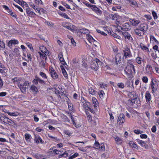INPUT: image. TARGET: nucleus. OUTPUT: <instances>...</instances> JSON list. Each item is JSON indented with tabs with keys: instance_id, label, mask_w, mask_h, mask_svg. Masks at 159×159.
I'll return each mask as SVG.
<instances>
[{
	"instance_id": "1",
	"label": "nucleus",
	"mask_w": 159,
	"mask_h": 159,
	"mask_svg": "<svg viewBox=\"0 0 159 159\" xmlns=\"http://www.w3.org/2000/svg\"><path fill=\"white\" fill-rule=\"evenodd\" d=\"M151 81L150 84V87L152 89V93L154 94L155 92H156L157 89L158 85L156 81V79L153 77L151 78Z\"/></svg>"
},
{
	"instance_id": "2",
	"label": "nucleus",
	"mask_w": 159,
	"mask_h": 159,
	"mask_svg": "<svg viewBox=\"0 0 159 159\" xmlns=\"http://www.w3.org/2000/svg\"><path fill=\"white\" fill-rule=\"evenodd\" d=\"M0 118L1 120L4 122L5 124H7L9 125H15L14 121L9 118L4 114H1L0 115Z\"/></svg>"
},
{
	"instance_id": "3",
	"label": "nucleus",
	"mask_w": 159,
	"mask_h": 159,
	"mask_svg": "<svg viewBox=\"0 0 159 159\" xmlns=\"http://www.w3.org/2000/svg\"><path fill=\"white\" fill-rule=\"evenodd\" d=\"M101 63L98 59L96 58L91 62L90 67L92 69L97 70L98 69V65H100Z\"/></svg>"
},
{
	"instance_id": "4",
	"label": "nucleus",
	"mask_w": 159,
	"mask_h": 159,
	"mask_svg": "<svg viewBox=\"0 0 159 159\" xmlns=\"http://www.w3.org/2000/svg\"><path fill=\"white\" fill-rule=\"evenodd\" d=\"M122 34L125 41L128 43H132L134 40L130 34L127 32H122Z\"/></svg>"
},
{
	"instance_id": "5",
	"label": "nucleus",
	"mask_w": 159,
	"mask_h": 159,
	"mask_svg": "<svg viewBox=\"0 0 159 159\" xmlns=\"http://www.w3.org/2000/svg\"><path fill=\"white\" fill-rule=\"evenodd\" d=\"M125 73L127 75H129L132 73H135V71L134 66H127L124 70Z\"/></svg>"
},
{
	"instance_id": "6",
	"label": "nucleus",
	"mask_w": 159,
	"mask_h": 159,
	"mask_svg": "<svg viewBox=\"0 0 159 159\" xmlns=\"http://www.w3.org/2000/svg\"><path fill=\"white\" fill-rule=\"evenodd\" d=\"M62 25L67 28V29L70 30L72 32L74 31L76 29L75 26L72 25L70 23L66 22L65 23H63L62 24Z\"/></svg>"
},
{
	"instance_id": "7",
	"label": "nucleus",
	"mask_w": 159,
	"mask_h": 159,
	"mask_svg": "<svg viewBox=\"0 0 159 159\" xmlns=\"http://www.w3.org/2000/svg\"><path fill=\"white\" fill-rule=\"evenodd\" d=\"M94 146L95 148L99 150H105V146L104 143H101L100 144L98 141L95 140Z\"/></svg>"
},
{
	"instance_id": "8",
	"label": "nucleus",
	"mask_w": 159,
	"mask_h": 159,
	"mask_svg": "<svg viewBox=\"0 0 159 159\" xmlns=\"http://www.w3.org/2000/svg\"><path fill=\"white\" fill-rule=\"evenodd\" d=\"M124 55L125 58L132 57L131 53L129 48L127 47H125L123 50Z\"/></svg>"
},
{
	"instance_id": "9",
	"label": "nucleus",
	"mask_w": 159,
	"mask_h": 159,
	"mask_svg": "<svg viewBox=\"0 0 159 159\" xmlns=\"http://www.w3.org/2000/svg\"><path fill=\"white\" fill-rule=\"evenodd\" d=\"M131 28V26L129 23L127 22L125 23L122 25V27L121 28L122 30L129 31L130 30Z\"/></svg>"
},
{
	"instance_id": "10",
	"label": "nucleus",
	"mask_w": 159,
	"mask_h": 159,
	"mask_svg": "<svg viewBox=\"0 0 159 159\" xmlns=\"http://www.w3.org/2000/svg\"><path fill=\"white\" fill-rule=\"evenodd\" d=\"M129 20L131 25L133 26H137L140 23V21L139 20L135 19H130Z\"/></svg>"
},
{
	"instance_id": "11",
	"label": "nucleus",
	"mask_w": 159,
	"mask_h": 159,
	"mask_svg": "<svg viewBox=\"0 0 159 159\" xmlns=\"http://www.w3.org/2000/svg\"><path fill=\"white\" fill-rule=\"evenodd\" d=\"M50 74L52 77L54 79L56 80L58 77V75L55 71L53 68H52L49 69Z\"/></svg>"
},
{
	"instance_id": "12",
	"label": "nucleus",
	"mask_w": 159,
	"mask_h": 159,
	"mask_svg": "<svg viewBox=\"0 0 159 159\" xmlns=\"http://www.w3.org/2000/svg\"><path fill=\"white\" fill-rule=\"evenodd\" d=\"M139 28L140 29V30L144 33L146 32L148 29V26L144 24L140 25L139 27Z\"/></svg>"
},
{
	"instance_id": "13",
	"label": "nucleus",
	"mask_w": 159,
	"mask_h": 159,
	"mask_svg": "<svg viewBox=\"0 0 159 159\" xmlns=\"http://www.w3.org/2000/svg\"><path fill=\"white\" fill-rule=\"evenodd\" d=\"M33 82L36 84H37L39 82L40 84H45L44 81L43 80L38 77H35V79L33 80Z\"/></svg>"
},
{
	"instance_id": "14",
	"label": "nucleus",
	"mask_w": 159,
	"mask_h": 159,
	"mask_svg": "<svg viewBox=\"0 0 159 159\" xmlns=\"http://www.w3.org/2000/svg\"><path fill=\"white\" fill-rule=\"evenodd\" d=\"M44 48V50L43 51V59L46 60L47 58V56L50 55L48 51L46 49V47H43Z\"/></svg>"
},
{
	"instance_id": "15",
	"label": "nucleus",
	"mask_w": 159,
	"mask_h": 159,
	"mask_svg": "<svg viewBox=\"0 0 159 159\" xmlns=\"http://www.w3.org/2000/svg\"><path fill=\"white\" fill-rule=\"evenodd\" d=\"M58 57L59 60L60 61L62 64L64 65H67L66 63L63 58L62 52H60L59 53L58 55Z\"/></svg>"
},
{
	"instance_id": "16",
	"label": "nucleus",
	"mask_w": 159,
	"mask_h": 159,
	"mask_svg": "<svg viewBox=\"0 0 159 159\" xmlns=\"http://www.w3.org/2000/svg\"><path fill=\"white\" fill-rule=\"evenodd\" d=\"M125 116L123 114H121L119 115L118 119V121H120V124H123L125 122Z\"/></svg>"
},
{
	"instance_id": "17",
	"label": "nucleus",
	"mask_w": 159,
	"mask_h": 159,
	"mask_svg": "<svg viewBox=\"0 0 159 159\" xmlns=\"http://www.w3.org/2000/svg\"><path fill=\"white\" fill-rule=\"evenodd\" d=\"M34 140L37 143H44V141L42 139L41 137L39 135H35L34 137Z\"/></svg>"
},
{
	"instance_id": "18",
	"label": "nucleus",
	"mask_w": 159,
	"mask_h": 159,
	"mask_svg": "<svg viewBox=\"0 0 159 159\" xmlns=\"http://www.w3.org/2000/svg\"><path fill=\"white\" fill-rule=\"evenodd\" d=\"M152 67L149 65H147L145 67V70L146 73L148 74H151L152 72Z\"/></svg>"
},
{
	"instance_id": "19",
	"label": "nucleus",
	"mask_w": 159,
	"mask_h": 159,
	"mask_svg": "<svg viewBox=\"0 0 159 159\" xmlns=\"http://www.w3.org/2000/svg\"><path fill=\"white\" fill-rule=\"evenodd\" d=\"M92 9L95 11L98 15H101L102 14V11L99 9L95 5H93Z\"/></svg>"
},
{
	"instance_id": "20",
	"label": "nucleus",
	"mask_w": 159,
	"mask_h": 159,
	"mask_svg": "<svg viewBox=\"0 0 159 159\" xmlns=\"http://www.w3.org/2000/svg\"><path fill=\"white\" fill-rule=\"evenodd\" d=\"M130 95L132 96L133 95V98H132L131 100V104L133 105L134 104L135 102V99H136V94L135 92H131L130 93Z\"/></svg>"
},
{
	"instance_id": "21",
	"label": "nucleus",
	"mask_w": 159,
	"mask_h": 159,
	"mask_svg": "<svg viewBox=\"0 0 159 159\" xmlns=\"http://www.w3.org/2000/svg\"><path fill=\"white\" fill-rule=\"evenodd\" d=\"M145 97L147 102H150L151 100V94L148 91L146 92Z\"/></svg>"
},
{
	"instance_id": "22",
	"label": "nucleus",
	"mask_w": 159,
	"mask_h": 159,
	"mask_svg": "<svg viewBox=\"0 0 159 159\" xmlns=\"http://www.w3.org/2000/svg\"><path fill=\"white\" fill-rule=\"evenodd\" d=\"M19 43L18 41L16 39L11 40L9 41L8 43V45L9 47H11L12 44H16Z\"/></svg>"
},
{
	"instance_id": "23",
	"label": "nucleus",
	"mask_w": 159,
	"mask_h": 159,
	"mask_svg": "<svg viewBox=\"0 0 159 159\" xmlns=\"http://www.w3.org/2000/svg\"><path fill=\"white\" fill-rule=\"evenodd\" d=\"M93 106L95 109H97L98 106V102L94 97L92 98Z\"/></svg>"
},
{
	"instance_id": "24",
	"label": "nucleus",
	"mask_w": 159,
	"mask_h": 159,
	"mask_svg": "<svg viewBox=\"0 0 159 159\" xmlns=\"http://www.w3.org/2000/svg\"><path fill=\"white\" fill-rule=\"evenodd\" d=\"M18 86L23 93L25 94L26 93L27 88L24 87V86L22 85V84L19 85Z\"/></svg>"
},
{
	"instance_id": "25",
	"label": "nucleus",
	"mask_w": 159,
	"mask_h": 159,
	"mask_svg": "<svg viewBox=\"0 0 159 159\" xmlns=\"http://www.w3.org/2000/svg\"><path fill=\"white\" fill-rule=\"evenodd\" d=\"M136 141L140 144L142 147L146 148V144L145 142L142 140H140L139 139H136Z\"/></svg>"
},
{
	"instance_id": "26",
	"label": "nucleus",
	"mask_w": 159,
	"mask_h": 159,
	"mask_svg": "<svg viewBox=\"0 0 159 159\" xmlns=\"http://www.w3.org/2000/svg\"><path fill=\"white\" fill-rule=\"evenodd\" d=\"M129 144L130 146L133 148H135L136 149H138L139 148L138 146V145L132 141H130L129 143Z\"/></svg>"
},
{
	"instance_id": "27",
	"label": "nucleus",
	"mask_w": 159,
	"mask_h": 159,
	"mask_svg": "<svg viewBox=\"0 0 159 159\" xmlns=\"http://www.w3.org/2000/svg\"><path fill=\"white\" fill-rule=\"evenodd\" d=\"M25 140L28 142H30L31 138V135L29 134H25Z\"/></svg>"
},
{
	"instance_id": "28",
	"label": "nucleus",
	"mask_w": 159,
	"mask_h": 159,
	"mask_svg": "<svg viewBox=\"0 0 159 159\" xmlns=\"http://www.w3.org/2000/svg\"><path fill=\"white\" fill-rule=\"evenodd\" d=\"M121 58L120 54H117L115 57V61L116 63V64H118L120 63L121 61Z\"/></svg>"
},
{
	"instance_id": "29",
	"label": "nucleus",
	"mask_w": 159,
	"mask_h": 159,
	"mask_svg": "<svg viewBox=\"0 0 159 159\" xmlns=\"http://www.w3.org/2000/svg\"><path fill=\"white\" fill-rule=\"evenodd\" d=\"M84 108L86 110H89V106L90 105V102H87L83 104H82Z\"/></svg>"
},
{
	"instance_id": "30",
	"label": "nucleus",
	"mask_w": 159,
	"mask_h": 159,
	"mask_svg": "<svg viewBox=\"0 0 159 159\" xmlns=\"http://www.w3.org/2000/svg\"><path fill=\"white\" fill-rule=\"evenodd\" d=\"M60 67L61 69L62 74H63V75H64V76L65 78H67L68 77V75H67V72L66 71V70L64 69L63 66L61 65V66Z\"/></svg>"
},
{
	"instance_id": "31",
	"label": "nucleus",
	"mask_w": 159,
	"mask_h": 159,
	"mask_svg": "<svg viewBox=\"0 0 159 159\" xmlns=\"http://www.w3.org/2000/svg\"><path fill=\"white\" fill-rule=\"evenodd\" d=\"M34 156L36 158L39 159H44L45 158L44 156L38 153L35 154Z\"/></svg>"
},
{
	"instance_id": "32",
	"label": "nucleus",
	"mask_w": 159,
	"mask_h": 159,
	"mask_svg": "<svg viewBox=\"0 0 159 159\" xmlns=\"http://www.w3.org/2000/svg\"><path fill=\"white\" fill-rule=\"evenodd\" d=\"M115 140L116 143L118 144H121L122 143V140L117 136H116L115 137Z\"/></svg>"
},
{
	"instance_id": "33",
	"label": "nucleus",
	"mask_w": 159,
	"mask_h": 159,
	"mask_svg": "<svg viewBox=\"0 0 159 159\" xmlns=\"http://www.w3.org/2000/svg\"><path fill=\"white\" fill-rule=\"evenodd\" d=\"M48 135L49 138H51V140L53 141L57 142L60 140V139H58L57 137H53L49 134H48Z\"/></svg>"
},
{
	"instance_id": "34",
	"label": "nucleus",
	"mask_w": 159,
	"mask_h": 159,
	"mask_svg": "<svg viewBox=\"0 0 159 159\" xmlns=\"http://www.w3.org/2000/svg\"><path fill=\"white\" fill-rule=\"evenodd\" d=\"M135 60L136 62L139 64H141L142 61H143V58L139 57H136Z\"/></svg>"
},
{
	"instance_id": "35",
	"label": "nucleus",
	"mask_w": 159,
	"mask_h": 159,
	"mask_svg": "<svg viewBox=\"0 0 159 159\" xmlns=\"http://www.w3.org/2000/svg\"><path fill=\"white\" fill-rule=\"evenodd\" d=\"M86 36L88 40L90 43H91L92 42H93V41H95L91 35L89 34H87Z\"/></svg>"
},
{
	"instance_id": "36",
	"label": "nucleus",
	"mask_w": 159,
	"mask_h": 159,
	"mask_svg": "<svg viewBox=\"0 0 159 159\" xmlns=\"http://www.w3.org/2000/svg\"><path fill=\"white\" fill-rule=\"evenodd\" d=\"M140 31H141L139 28H136L134 30V32L135 34L139 36H142V33Z\"/></svg>"
},
{
	"instance_id": "37",
	"label": "nucleus",
	"mask_w": 159,
	"mask_h": 159,
	"mask_svg": "<svg viewBox=\"0 0 159 159\" xmlns=\"http://www.w3.org/2000/svg\"><path fill=\"white\" fill-rule=\"evenodd\" d=\"M30 89L34 93H36L37 92H38V90L37 87L34 85H32Z\"/></svg>"
},
{
	"instance_id": "38",
	"label": "nucleus",
	"mask_w": 159,
	"mask_h": 159,
	"mask_svg": "<svg viewBox=\"0 0 159 159\" xmlns=\"http://www.w3.org/2000/svg\"><path fill=\"white\" fill-rule=\"evenodd\" d=\"M7 113L10 116H17L19 115V113L18 112H8Z\"/></svg>"
},
{
	"instance_id": "39",
	"label": "nucleus",
	"mask_w": 159,
	"mask_h": 159,
	"mask_svg": "<svg viewBox=\"0 0 159 159\" xmlns=\"http://www.w3.org/2000/svg\"><path fill=\"white\" fill-rule=\"evenodd\" d=\"M80 32L81 33L87 34H88V33H89V31L87 29H82L80 30Z\"/></svg>"
},
{
	"instance_id": "40",
	"label": "nucleus",
	"mask_w": 159,
	"mask_h": 159,
	"mask_svg": "<svg viewBox=\"0 0 159 159\" xmlns=\"http://www.w3.org/2000/svg\"><path fill=\"white\" fill-rule=\"evenodd\" d=\"M117 86L120 89H123L125 86L124 84L122 82L118 83Z\"/></svg>"
},
{
	"instance_id": "41",
	"label": "nucleus",
	"mask_w": 159,
	"mask_h": 159,
	"mask_svg": "<svg viewBox=\"0 0 159 159\" xmlns=\"http://www.w3.org/2000/svg\"><path fill=\"white\" fill-rule=\"evenodd\" d=\"M134 61L132 60H127V66H134L133 64Z\"/></svg>"
},
{
	"instance_id": "42",
	"label": "nucleus",
	"mask_w": 159,
	"mask_h": 159,
	"mask_svg": "<svg viewBox=\"0 0 159 159\" xmlns=\"http://www.w3.org/2000/svg\"><path fill=\"white\" fill-rule=\"evenodd\" d=\"M89 92L90 94H92L93 95L95 94V92L94 89H92L91 88H89Z\"/></svg>"
},
{
	"instance_id": "43",
	"label": "nucleus",
	"mask_w": 159,
	"mask_h": 159,
	"mask_svg": "<svg viewBox=\"0 0 159 159\" xmlns=\"http://www.w3.org/2000/svg\"><path fill=\"white\" fill-rule=\"evenodd\" d=\"M15 1L18 3L20 5H25L26 4L25 2L23 1H20L19 0H14Z\"/></svg>"
},
{
	"instance_id": "44",
	"label": "nucleus",
	"mask_w": 159,
	"mask_h": 159,
	"mask_svg": "<svg viewBox=\"0 0 159 159\" xmlns=\"http://www.w3.org/2000/svg\"><path fill=\"white\" fill-rule=\"evenodd\" d=\"M61 117L64 121H67L68 122H70V120L66 116L63 115H62Z\"/></svg>"
},
{
	"instance_id": "45",
	"label": "nucleus",
	"mask_w": 159,
	"mask_h": 159,
	"mask_svg": "<svg viewBox=\"0 0 159 159\" xmlns=\"http://www.w3.org/2000/svg\"><path fill=\"white\" fill-rule=\"evenodd\" d=\"M142 80L144 83H147L148 82V79L146 76H144L142 78Z\"/></svg>"
},
{
	"instance_id": "46",
	"label": "nucleus",
	"mask_w": 159,
	"mask_h": 159,
	"mask_svg": "<svg viewBox=\"0 0 159 159\" xmlns=\"http://www.w3.org/2000/svg\"><path fill=\"white\" fill-rule=\"evenodd\" d=\"M40 75L44 79H47V77L46 74L43 72H40Z\"/></svg>"
},
{
	"instance_id": "47",
	"label": "nucleus",
	"mask_w": 159,
	"mask_h": 159,
	"mask_svg": "<svg viewBox=\"0 0 159 159\" xmlns=\"http://www.w3.org/2000/svg\"><path fill=\"white\" fill-rule=\"evenodd\" d=\"M27 56L28 58V60H27L26 59L23 58V59H24V60H25L26 61H31V56L30 54V53H28L27 54Z\"/></svg>"
},
{
	"instance_id": "48",
	"label": "nucleus",
	"mask_w": 159,
	"mask_h": 159,
	"mask_svg": "<svg viewBox=\"0 0 159 159\" xmlns=\"http://www.w3.org/2000/svg\"><path fill=\"white\" fill-rule=\"evenodd\" d=\"M70 39L71 43L73 45V46H75L76 43L73 38L72 37L70 36Z\"/></svg>"
},
{
	"instance_id": "49",
	"label": "nucleus",
	"mask_w": 159,
	"mask_h": 159,
	"mask_svg": "<svg viewBox=\"0 0 159 159\" xmlns=\"http://www.w3.org/2000/svg\"><path fill=\"white\" fill-rule=\"evenodd\" d=\"M141 48L144 51H149L148 48L144 45H141L140 46Z\"/></svg>"
},
{
	"instance_id": "50",
	"label": "nucleus",
	"mask_w": 159,
	"mask_h": 159,
	"mask_svg": "<svg viewBox=\"0 0 159 159\" xmlns=\"http://www.w3.org/2000/svg\"><path fill=\"white\" fill-rule=\"evenodd\" d=\"M105 94L104 92L102 90H100L99 92V95L101 98H103V97L104 95Z\"/></svg>"
},
{
	"instance_id": "51",
	"label": "nucleus",
	"mask_w": 159,
	"mask_h": 159,
	"mask_svg": "<svg viewBox=\"0 0 159 159\" xmlns=\"http://www.w3.org/2000/svg\"><path fill=\"white\" fill-rule=\"evenodd\" d=\"M134 132L137 134H140L143 133V131L138 129H135L134 130Z\"/></svg>"
},
{
	"instance_id": "52",
	"label": "nucleus",
	"mask_w": 159,
	"mask_h": 159,
	"mask_svg": "<svg viewBox=\"0 0 159 159\" xmlns=\"http://www.w3.org/2000/svg\"><path fill=\"white\" fill-rule=\"evenodd\" d=\"M150 41L152 40V41H154L155 42L158 43V41L154 37V36L152 35H150Z\"/></svg>"
},
{
	"instance_id": "53",
	"label": "nucleus",
	"mask_w": 159,
	"mask_h": 159,
	"mask_svg": "<svg viewBox=\"0 0 159 159\" xmlns=\"http://www.w3.org/2000/svg\"><path fill=\"white\" fill-rule=\"evenodd\" d=\"M79 155V154L77 153H75L73 155L70 157L69 158V159H73L74 158L77 157Z\"/></svg>"
},
{
	"instance_id": "54",
	"label": "nucleus",
	"mask_w": 159,
	"mask_h": 159,
	"mask_svg": "<svg viewBox=\"0 0 159 159\" xmlns=\"http://www.w3.org/2000/svg\"><path fill=\"white\" fill-rule=\"evenodd\" d=\"M83 3L85 5H86V6L88 7H92L93 5H92L90 4L88 2H83Z\"/></svg>"
},
{
	"instance_id": "55",
	"label": "nucleus",
	"mask_w": 159,
	"mask_h": 159,
	"mask_svg": "<svg viewBox=\"0 0 159 159\" xmlns=\"http://www.w3.org/2000/svg\"><path fill=\"white\" fill-rule=\"evenodd\" d=\"M152 15L154 19H156L157 18V16L156 12L154 11L152 12Z\"/></svg>"
},
{
	"instance_id": "56",
	"label": "nucleus",
	"mask_w": 159,
	"mask_h": 159,
	"mask_svg": "<svg viewBox=\"0 0 159 159\" xmlns=\"http://www.w3.org/2000/svg\"><path fill=\"white\" fill-rule=\"evenodd\" d=\"M67 156H68L67 154L66 153V152H65L63 154L60 155L59 157H67Z\"/></svg>"
},
{
	"instance_id": "57",
	"label": "nucleus",
	"mask_w": 159,
	"mask_h": 159,
	"mask_svg": "<svg viewBox=\"0 0 159 159\" xmlns=\"http://www.w3.org/2000/svg\"><path fill=\"white\" fill-rule=\"evenodd\" d=\"M61 16L64 18L66 19H69V18L68 16V15L65 13H62L60 14Z\"/></svg>"
},
{
	"instance_id": "58",
	"label": "nucleus",
	"mask_w": 159,
	"mask_h": 159,
	"mask_svg": "<svg viewBox=\"0 0 159 159\" xmlns=\"http://www.w3.org/2000/svg\"><path fill=\"white\" fill-rule=\"evenodd\" d=\"M31 84L30 82H29L27 81H25L23 84H22V85L24 86H25L30 85Z\"/></svg>"
},
{
	"instance_id": "59",
	"label": "nucleus",
	"mask_w": 159,
	"mask_h": 159,
	"mask_svg": "<svg viewBox=\"0 0 159 159\" xmlns=\"http://www.w3.org/2000/svg\"><path fill=\"white\" fill-rule=\"evenodd\" d=\"M99 33H100L101 34H102L104 36L107 35V34L103 31H101L99 30H96Z\"/></svg>"
},
{
	"instance_id": "60",
	"label": "nucleus",
	"mask_w": 159,
	"mask_h": 159,
	"mask_svg": "<svg viewBox=\"0 0 159 159\" xmlns=\"http://www.w3.org/2000/svg\"><path fill=\"white\" fill-rule=\"evenodd\" d=\"M30 6L31 7H32L34 9V10H37H37V7H36V6H35L34 4H33L32 3H30Z\"/></svg>"
},
{
	"instance_id": "61",
	"label": "nucleus",
	"mask_w": 159,
	"mask_h": 159,
	"mask_svg": "<svg viewBox=\"0 0 159 159\" xmlns=\"http://www.w3.org/2000/svg\"><path fill=\"white\" fill-rule=\"evenodd\" d=\"M0 47L4 48L5 47V45L4 43L0 40Z\"/></svg>"
},
{
	"instance_id": "62",
	"label": "nucleus",
	"mask_w": 159,
	"mask_h": 159,
	"mask_svg": "<svg viewBox=\"0 0 159 159\" xmlns=\"http://www.w3.org/2000/svg\"><path fill=\"white\" fill-rule=\"evenodd\" d=\"M151 130L152 132L153 133L155 132L157 130L156 126L155 125H153L151 129Z\"/></svg>"
},
{
	"instance_id": "63",
	"label": "nucleus",
	"mask_w": 159,
	"mask_h": 159,
	"mask_svg": "<svg viewBox=\"0 0 159 159\" xmlns=\"http://www.w3.org/2000/svg\"><path fill=\"white\" fill-rule=\"evenodd\" d=\"M140 138L141 139H147L148 136L146 134H141L140 136Z\"/></svg>"
},
{
	"instance_id": "64",
	"label": "nucleus",
	"mask_w": 159,
	"mask_h": 159,
	"mask_svg": "<svg viewBox=\"0 0 159 159\" xmlns=\"http://www.w3.org/2000/svg\"><path fill=\"white\" fill-rule=\"evenodd\" d=\"M63 5L68 9H70V6L65 2L62 3Z\"/></svg>"
}]
</instances>
